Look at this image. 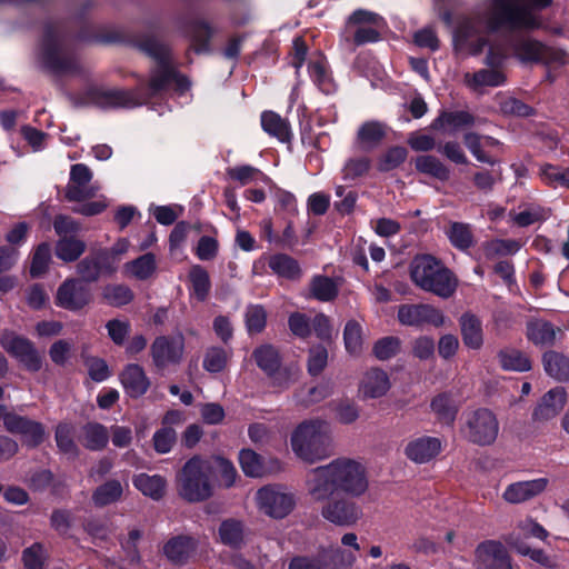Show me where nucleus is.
Returning a JSON list of instances; mask_svg holds the SVG:
<instances>
[{"instance_id":"1","label":"nucleus","mask_w":569,"mask_h":569,"mask_svg":"<svg viewBox=\"0 0 569 569\" xmlns=\"http://www.w3.org/2000/svg\"><path fill=\"white\" fill-rule=\"evenodd\" d=\"M369 489L366 467L358 460L341 457L311 469L306 477V490L311 500H326L335 495L359 498Z\"/></svg>"},{"instance_id":"2","label":"nucleus","mask_w":569,"mask_h":569,"mask_svg":"<svg viewBox=\"0 0 569 569\" xmlns=\"http://www.w3.org/2000/svg\"><path fill=\"white\" fill-rule=\"evenodd\" d=\"M552 0H493L487 18V28L496 31L535 30L541 27L539 18L532 13L533 8H546Z\"/></svg>"},{"instance_id":"3","label":"nucleus","mask_w":569,"mask_h":569,"mask_svg":"<svg viewBox=\"0 0 569 569\" xmlns=\"http://www.w3.org/2000/svg\"><path fill=\"white\" fill-rule=\"evenodd\" d=\"M410 278L423 291L448 299L458 288V279L445 263L431 254H418L410 263Z\"/></svg>"},{"instance_id":"4","label":"nucleus","mask_w":569,"mask_h":569,"mask_svg":"<svg viewBox=\"0 0 569 569\" xmlns=\"http://www.w3.org/2000/svg\"><path fill=\"white\" fill-rule=\"evenodd\" d=\"M291 448L301 460L315 463L331 453L330 425L321 419H310L297 426L291 435Z\"/></svg>"},{"instance_id":"5","label":"nucleus","mask_w":569,"mask_h":569,"mask_svg":"<svg viewBox=\"0 0 569 569\" xmlns=\"http://www.w3.org/2000/svg\"><path fill=\"white\" fill-rule=\"evenodd\" d=\"M211 469L210 462L199 457L188 460L178 476L179 495L190 502L208 499L211 496L208 480Z\"/></svg>"},{"instance_id":"6","label":"nucleus","mask_w":569,"mask_h":569,"mask_svg":"<svg viewBox=\"0 0 569 569\" xmlns=\"http://www.w3.org/2000/svg\"><path fill=\"white\" fill-rule=\"evenodd\" d=\"M499 430V420L496 413L488 408H478L466 412L460 427L463 439L479 447L493 445Z\"/></svg>"},{"instance_id":"7","label":"nucleus","mask_w":569,"mask_h":569,"mask_svg":"<svg viewBox=\"0 0 569 569\" xmlns=\"http://www.w3.org/2000/svg\"><path fill=\"white\" fill-rule=\"evenodd\" d=\"M42 60L44 64L59 76H83L88 70L67 48L64 41L48 33L42 42Z\"/></svg>"},{"instance_id":"8","label":"nucleus","mask_w":569,"mask_h":569,"mask_svg":"<svg viewBox=\"0 0 569 569\" xmlns=\"http://www.w3.org/2000/svg\"><path fill=\"white\" fill-rule=\"evenodd\" d=\"M139 48L159 62V66L150 73L146 93L142 97L146 102L149 98L158 96L167 88L171 82L173 69L168 64L170 57L169 48L157 39L147 38L139 43Z\"/></svg>"},{"instance_id":"9","label":"nucleus","mask_w":569,"mask_h":569,"mask_svg":"<svg viewBox=\"0 0 569 569\" xmlns=\"http://www.w3.org/2000/svg\"><path fill=\"white\" fill-rule=\"evenodd\" d=\"M513 56L522 63H565V52L525 34L510 40Z\"/></svg>"},{"instance_id":"10","label":"nucleus","mask_w":569,"mask_h":569,"mask_svg":"<svg viewBox=\"0 0 569 569\" xmlns=\"http://www.w3.org/2000/svg\"><path fill=\"white\" fill-rule=\"evenodd\" d=\"M353 498L335 495L326 500H312L315 503H322L320 513L327 521L339 527H352L362 518L361 507L352 500Z\"/></svg>"},{"instance_id":"11","label":"nucleus","mask_w":569,"mask_h":569,"mask_svg":"<svg viewBox=\"0 0 569 569\" xmlns=\"http://www.w3.org/2000/svg\"><path fill=\"white\" fill-rule=\"evenodd\" d=\"M0 346L27 370L37 372L41 369L42 359L29 339L6 330L0 336Z\"/></svg>"},{"instance_id":"12","label":"nucleus","mask_w":569,"mask_h":569,"mask_svg":"<svg viewBox=\"0 0 569 569\" xmlns=\"http://www.w3.org/2000/svg\"><path fill=\"white\" fill-rule=\"evenodd\" d=\"M256 500L259 510L276 519L287 517L296 505L293 495L279 486H266L259 489Z\"/></svg>"},{"instance_id":"13","label":"nucleus","mask_w":569,"mask_h":569,"mask_svg":"<svg viewBox=\"0 0 569 569\" xmlns=\"http://www.w3.org/2000/svg\"><path fill=\"white\" fill-rule=\"evenodd\" d=\"M183 353L184 337L181 332L173 336H159L150 346L152 363L158 370L179 365Z\"/></svg>"},{"instance_id":"14","label":"nucleus","mask_w":569,"mask_h":569,"mask_svg":"<svg viewBox=\"0 0 569 569\" xmlns=\"http://www.w3.org/2000/svg\"><path fill=\"white\" fill-rule=\"evenodd\" d=\"M93 173L83 163L73 164L70 169V180L66 187L64 196L69 201H83L97 196L99 184H91Z\"/></svg>"},{"instance_id":"15","label":"nucleus","mask_w":569,"mask_h":569,"mask_svg":"<svg viewBox=\"0 0 569 569\" xmlns=\"http://www.w3.org/2000/svg\"><path fill=\"white\" fill-rule=\"evenodd\" d=\"M3 428L12 435L20 436L29 447H37L44 438V428L40 422L13 411L4 417Z\"/></svg>"},{"instance_id":"16","label":"nucleus","mask_w":569,"mask_h":569,"mask_svg":"<svg viewBox=\"0 0 569 569\" xmlns=\"http://www.w3.org/2000/svg\"><path fill=\"white\" fill-rule=\"evenodd\" d=\"M398 320L405 326L420 327L426 323L441 327L445 323L442 312L430 305H401L398 309Z\"/></svg>"},{"instance_id":"17","label":"nucleus","mask_w":569,"mask_h":569,"mask_svg":"<svg viewBox=\"0 0 569 569\" xmlns=\"http://www.w3.org/2000/svg\"><path fill=\"white\" fill-rule=\"evenodd\" d=\"M90 301V290L78 279H67L59 286L56 293L57 306L70 311L81 310Z\"/></svg>"},{"instance_id":"18","label":"nucleus","mask_w":569,"mask_h":569,"mask_svg":"<svg viewBox=\"0 0 569 569\" xmlns=\"http://www.w3.org/2000/svg\"><path fill=\"white\" fill-rule=\"evenodd\" d=\"M475 561L486 569H512L506 548L495 540L483 541L476 548Z\"/></svg>"},{"instance_id":"19","label":"nucleus","mask_w":569,"mask_h":569,"mask_svg":"<svg viewBox=\"0 0 569 569\" xmlns=\"http://www.w3.org/2000/svg\"><path fill=\"white\" fill-rule=\"evenodd\" d=\"M548 485L547 478L512 482L506 487L502 499L510 505L525 503L543 493Z\"/></svg>"},{"instance_id":"20","label":"nucleus","mask_w":569,"mask_h":569,"mask_svg":"<svg viewBox=\"0 0 569 569\" xmlns=\"http://www.w3.org/2000/svg\"><path fill=\"white\" fill-rule=\"evenodd\" d=\"M390 388L388 373L380 368H370L360 381L359 393L363 399H377L386 396Z\"/></svg>"},{"instance_id":"21","label":"nucleus","mask_w":569,"mask_h":569,"mask_svg":"<svg viewBox=\"0 0 569 569\" xmlns=\"http://www.w3.org/2000/svg\"><path fill=\"white\" fill-rule=\"evenodd\" d=\"M142 87L137 90L109 89L102 90L97 96V103L103 108H132L144 102L139 93Z\"/></svg>"},{"instance_id":"22","label":"nucleus","mask_w":569,"mask_h":569,"mask_svg":"<svg viewBox=\"0 0 569 569\" xmlns=\"http://www.w3.org/2000/svg\"><path fill=\"white\" fill-rule=\"evenodd\" d=\"M567 402V392L563 387L549 390L533 410L532 418L536 421H548L563 409Z\"/></svg>"},{"instance_id":"23","label":"nucleus","mask_w":569,"mask_h":569,"mask_svg":"<svg viewBox=\"0 0 569 569\" xmlns=\"http://www.w3.org/2000/svg\"><path fill=\"white\" fill-rule=\"evenodd\" d=\"M561 333L559 327L543 319H531L527 322L526 336L528 340L540 348L555 346L558 336Z\"/></svg>"},{"instance_id":"24","label":"nucleus","mask_w":569,"mask_h":569,"mask_svg":"<svg viewBox=\"0 0 569 569\" xmlns=\"http://www.w3.org/2000/svg\"><path fill=\"white\" fill-rule=\"evenodd\" d=\"M120 381L124 391L131 398L143 396L150 387V380L143 368L137 363H129L123 368L120 373Z\"/></svg>"},{"instance_id":"25","label":"nucleus","mask_w":569,"mask_h":569,"mask_svg":"<svg viewBox=\"0 0 569 569\" xmlns=\"http://www.w3.org/2000/svg\"><path fill=\"white\" fill-rule=\"evenodd\" d=\"M442 448L441 440L436 437H420L410 441L405 453L416 463H426L433 459Z\"/></svg>"},{"instance_id":"26","label":"nucleus","mask_w":569,"mask_h":569,"mask_svg":"<svg viewBox=\"0 0 569 569\" xmlns=\"http://www.w3.org/2000/svg\"><path fill=\"white\" fill-rule=\"evenodd\" d=\"M475 118L466 111H442L431 123V129L455 134L458 130L470 127Z\"/></svg>"},{"instance_id":"27","label":"nucleus","mask_w":569,"mask_h":569,"mask_svg":"<svg viewBox=\"0 0 569 569\" xmlns=\"http://www.w3.org/2000/svg\"><path fill=\"white\" fill-rule=\"evenodd\" d=\"M387 126L380 121H367L360 126L356 143L360 150L369 151L378 147L385 139Z\"/></svg>"},{"instance_id":"28","label":"nucleus","mask_w":569,"mask_h":569,"mask_svg":"<svg viewBox=\"0 0 569 569\" xmlns=\"http://www.w3.org/2000/svg\"><path fill=\"white\" fill-rule=\"evenodd\" d=\"M462 341L466 347L478 350L483 345V329L480 319L471 313L466 312L459 319Z\"/></svg>"},{"instance_id":"29","label":"nucleus","mask_w":569,"mask_h":569,"mask_svg":"<svg viewBox=\"0 0 569 569\" xmlns=\"http://www.w3.org/2000/svg\"><path fill=\"white\" fill-rule=\"evenodd\" d=\"M430 408L439 422L452 426L459 411V402L451 393L442 392L432 398Z\"/></svg>"},{"instance_id":"30","label":"nucleus","mask_w":569,"mask_h":569,"mask_svg":"<svg viewBox=\"0 0 569 569\" xmlns=\"http://www.w3.org/2000/svg\"><path fill=\"white\" fill-rule=\"evenodd\" d=\"M196 550V541L187 536L170 539L163 546V553L174 565L184 563Z\"/></svg>"},{"instance_id":"31","label":"nucleus","mask_w":569,"mask_h":569,"mask_svg":"<svg viewBox=\"0 0 569 569\" xmlns=\"http://www.w3.org/2000/svg\"><path fill=\"white\" fill-rule=\"evenodd\" d=\"M542 365L546 373L551 378L561 382L569 381V357L549 350L542 356Z\"/></svg>"},{"instance_id":"32","label":"nucleus","mask_w":569,"mask_h":569,"mask_svg":"<svg viewBox=\"0 0 569 569\" xmlns=\"http://www.w3.org/2000/svg\"><path fill=\"white\" fill-rule=\"evenodd\" d=\"M157 270L156 256L151 252L144 253L134 260L123 264V273L137 280L151 278Z\"/></svg>"},{"instance_id":"33","label":"nucleus","mask_w":569,"mask_h":569,"mask_svg":"<svg viewBox=\"0 0 569 569\" xmlns=\"http://www.w3.org/2000/svg\"><path fill=\"white\" fill-rule=\"evenodd\" d=\"M506 80L505 74L498 68L481 69L475 73L467 72L463 76V82L470 89L477 91L481 87H498Z\"/></svg>"},{"instance_id":"34","label":"nucleus","mask_w":569,"mask_h":569,"mask_svg":"<svg viewBox=\"0 0 569 569\" xmlns=\"http://www.w3.org/2000/svg\"><path fill=\"white\" fill-rule=\"evenodd\" d=\"M133 485L142 495L159 500L164 496L167 481L159 475L140 473L133 478Z\"/></svg>"},{"instance_id":"35","label":"nucleus","mask_w":569,"mask_h":569,"mask_svg":"<svg viewBox=\"0 0 569 569\" xmlns=\"http://www.w3.org/2000/svg\"><path fill=\"white\" fill-rule=\"evenodd\" d=\"M477 33L478 29L476 22L468 20L459 26L456 31L455 39L459 47H467L470 53L479 54L482 51L486 41L482 38H477L476 41H473V37Z\"/></svg>"},{"instance_id":"36","label":"nucleus","mask_w":569,"mask_h":569,"mask_svg":"<svg viewBox=\"0 0 569 569\" xmlns=\"http://www.w3.org/2000/svg\"><path fill=\"white\" fill-rule=\"evenodd\" d=\"M81 441L89 450H102L109 441V432L104 426L89 422L82 427Z\"/></svg>"},{"instance_id":"37","label":"nucleus","mask_w":569,"mask_h":569,"mask_svg":"<svg viewBox=\"0 0 569 569\" xmlns=\"http://www.w3.org/2000/svg\"><path fill=\"white\" fill-rule=\"evenodd\" d=\"M261 126L266 132L276 137L281 142H288L291 138L289 123L273 111L262 113Z\"/></svg>"},{"instance_id":"38","label":"nucleus","mask_w":569,"mask_h":569,"mask_svg":"<svg viewBox=\"0 0 569 569\" xmlns=\"http://www.w3.org/2000/svg\"><path fill=\"white\" fill-rule=\"evenodd\" d=\"M499 363L502 369L511 371H529L530 359L520 350L505 348L498 352Z\"/></svg>"},{"instance_id":"39","label":"nucleus","mask_w":569,"mask_h":569,"mask_svg":"<svg viewBox=\"0 0 569 569\" xmlns=\"http://www.w3.org/2000/svg\"><path fill=\"white\" fill-rule=\"evenodd\" d=\"M219 538L223 545L239 548L244 540L243 523L236 519L223 520L219 527Z\"/></svg>"},{"instance_id":"40","label":"nucleus","mask_w":569,"mask_h":569,"mask_svg":"<svg viewBox=\"0 0 569 569\" xmlns=\"http://www.w3.org/2000/svg\"><path fill=\"white\" fill-rule=\"evenodd\" d=\"M54 251L62 261L72 262L86 251V243L76 237H62L57 241Z\"/></svg>"},{"instance_id":"41","label":"nucleus","mask_w":569,"mask_h":569,"mask_svg":"<svg viewBox=\"0 0 569 569\" xmlns=\"http://www.w3.org/2000/svg\"><path fill=\"white\" fill-rule=\"evenodd\" d=\"M416 169L425 174H429L441 181H447L450 177L449 168L435 156H419L415 159Z\"/></svg>"},{"instance_id":"42","label":"nucleus","mask_w":569,"mask_h":569,"mask_svg":"<svg viewBox=\"0 0 569 569\" xmlns=\"http://www.w3.org/2000/svg\"><path fill=\"white\" fill-rule=\"evenodd\" d=\"M123 493L120 481L109 480L99 486L92 493V501L98 507H104L118 501Z\"/></svg>"},{"instance_id":"43","label":"nucleus","mask_w":569,"mask_h":569,"mask_svg":"<svg viewBox=\"0 0 569 569\" xmlns=\"http://www.w3.org/2000/svg\"><path fill=\"white\" fill-rule=\"evenodd\" d=\"M269 267L280 277L297 280L301 276L299 263L287 254H276L270 258Z\"/></svg>"},{"instance_id":"44","label":"nucleus","mask_w":569,"mask_h":569,"mask_svg":"<svg viewBox=\"0 0 569 569\" xmlns=\"http://www.w3.org/2000/svg\"><path fill=\"white\" fill-rule=\"evenodd\" d=\"M130 242L126 238H120L110 249L99 250V257L103 262L104 271L113 273L117 269V263L128 252Z\"/></svg>"},{"instance_id":"45","label":"nucleus","mask_w":569,"mask_h":569,"mask_svg":"<svg viewBox=\"0 0 569 569\" xmlns=\"http://www.w3.org/2000/svg\"><path fill=\"white\" fill-rule=\"evenodd\" d=\"M447 236L451 244L459 250H467L475 243L470 224L463 222H450Z\"/></svg>"},{"instance_id":"46","label":"nucleus","mask_w":569,"mask_h":569,"mask_svg":"<svg viewBox=\"0 0 569 569\" xmlns=\"http://www.w3.org/2000/svg\"><path fill=\"white\" fill-rule=\"evenodd\" d=\"M520 248L521 242L515 239H493L483 243V252L488 259L515 254Z\"/></svg>"},{"instance_id":"47","label":"nucleus","mask_w":569,"mask_h":569,"mask_svg":"<svg viewBox=\"0 0 569 569\" xmlns=\"http://www.w3.org/2000/svg\"><path fill=\"white\" fill-rule=\"evenodd\" d=\"M77 273L86 282H94L102 273H107L103 262L99 257V251L96 256H88L78 262Z\"/></svg>"},{"instance_id":"48","label":"nucleus","mask_w":569,"mask_h":569,"mask_svg":"<svg viewBox=\"0 0 569 569\" xmlns=\"http://www.w3.org/2000/svg\"><path fill=\"white\" fill-rule=\"evenodd\" d=\"M338 295V287L332 279L316 276L310 282V296L319 301H331Z\"/></svg>"},{"instance_id":"49","label":"nucleus","mask_w":569,"mask_h":569,"mask_svg":"<svg viewBox=\"0 0 569 569\" xmlns=\"http://www.w3.org/2000/svg\"><path fill=\"white\" fill-rule=\"evenodd\" d=\"M253 358L258 367L263 370L268 376L274 373L279 369L280 357L272 346L264 345L253 351Z\"/></svg>"},{"instance_id":"50","label":"nucleus","mask_w":569,"mask_h":569,"mask_svg":"<svg viewBox=\"0 0 569 569\" xmlns=\"http://www.w3.org/2000/svg\"><path fill=\"white\" fill-rule=\"evenodd\" d=\"M56 442L59 450L70 458H76L79 449L73 440V427L69 423H59L56 428Z\"/></svg>"},{"instance_id":"51","label":"nucleus","mask_w":569,"mask_h":569,"mask_svg":"<svg viewBox=\"0 0 569 569\" xmlns=\"http://www.w3.org/2000/svg\"><path fill=\"white\" fill-rule=\"evenodd\" d=\"M231 355V349L211 347L204 355L203 368L209 372H220L226 368Z\"/></svg>"},{"instance_id":"52","label":"nucleus","mask_w":569,"mask_h":569,"mask_svg":"<svg viewBox=\"0 0 569 569\" xmlns=\"http://www.w3.org/2000/svg\"><path fill=\"white\" fill-rule=\"evenodd\" d=\"M346 349L351 355H359L363 347L362 327L356 320H349L343 330Z\"/></svg>"},{"instance_id":"53","label":"nucleus","mask_w":569,"mask_h":569,"mask_svg":"<svg viewBox=\"0 0 569 569\" xmlns=\"http://www.w3.org/2000/svg\"><path fill=\"white\" fill-rule=\"evenodd\" d=\"M212 36V30L208 23L203 21H197L191 24L190 38L192 42V49L197 53H203L208 51V42Z\"/></svg>"},{"instance_id":"54","label":"nucleus","mask_w":569,"mask_h":569,"mask_svg":"<svg viewBox=\"0 0 569 569\" xmlns=\"http://www.w3.org/2000/svg\"><path fill=\"white\" fill-rule=\"evenodd\" d=\"M103 298L109 305L121 307L132 301L133 292L124 284H109L103 289Z\"/></svg>"},{"instance_id":"55","label":"nucleus","mask_w":569,"mask_h":569,"mask_svg":"<svg viewBox=\"0 0 569 569\" xmlns=\"http://www.w3.org/2000/svg\"><path fill=\"white\" fill-rule=\"evenodd\" d=\"M189 278L197 298L199 300H204L211 287L207 270L203 267L196 264L191 267Z\"/></svg>"},{"instance_id":"56","label":"nucleus","mask_w":569,"mask_h":569,"mask_svg":"<svg viewBox=\"0 0 569 569\" xmlns=\"http://www.w3.org/2000/svg\"><path fill=\"white\" fill-rule=\"evenodd\" d=\"M541 179L551 187L569 188V169L552 164H543L540 168Z\"/></svg>"},{"instance_id":"57","label":"nucleus","mask_w":569,"mask_h":569,"mask_svg":"<svg viewBox=\"0 0 569 569\" xmlns=\"http://www.w3.org/2000/svg\"><path fill=\"white\" fill-rule=\"evenodd\" d=\"M408 156V151L403 147H391L389 148L378 161V169L382 172L391 171L398 168Z\"/></svg>"},{"instance_id":"58","label":"nucleus","mask_w":569,"mask_h":569,"mask_svg":"<svg viewBox=\"0 0 569 569\" xmlns=\"http://www.w3.org/2000/svg\"><path fill=\"white\" fill-rule=\"evenodd\" d=\"M51 260V248L49 243L43 242L40 243L32 257V262L30 267V274L32 278H38L46 273L49 267V262Z\"/></svg>"},{"instance_id":"59","label":"nucleus","mask_w":569,"mask_h":569,"mask_svg":"<svg viewBox=\"0 0 569 569\" xmlns=\"http://www.w3.org/2000/svg\"><path fill=\"white\" fill-rule=\"evenodd\" d=\"M239 462L242 471L249 477H260L263 473L261 458L253 450H241L239 453Z\"/></svg>"},{"instance_id":"60","label":"nucleus","mask_w":569,"mask_h":569,"mask_svg":"<svg viewBox=\"0 0 569 569\" xmlns=\"http://www.w3.org/2000/svg\"><path fill=\"white\" fill-rule=\"evenodd\" d=\"M510 217L517 226L528 227L537 221L546 219L547 211L539 206L529 204L525 210L518 213L510 212Z\"/></svg>"},{"instance_id":"61","label":"nucleus","mask_w":569,"mask_h":569,"mask_svg":"<svg viewBox=\"0 0 569 569\" xmlns=\"http://www.w3.org/2000/svg\"><path fill=\"white\" fill-rule=\"evenodd\" d=\"M401 341L397 337H385L379 339L372 348L375 357L379 360H388L395 357L400 350Z\"/></svg>"},{"instance_id":"62","label":"nucleus","mask_w":569,"mask_h":569,"mask_svg":"<svg viewBox=\"0 0 569 569\" xmlns=\"http://www.w3.org/2000/svg\"><path fill=\"white\" fill-rule=\"evenodd\" d=\"M379 26H355L350 31H346V41H349V34L352 36V42L356 46H362L369 42H376L380 36L377 30Z\"/></svg>"},{"instance_id":"63","label":"nucleus","mask_w":569,"mask_h":569,"mask_svg":"<svg viewBox=\"0 0 569 569\" xmlns=\"http://www.w3.org/2000/svg\"><path fill=\"white\" fill-rule=\"evenodd\" d=\"M46 560V550L42 543L36 542L22 551V561L27 569H42Z\"/></svg>"},{"instance_id":"64","label":"nucleus","mask_w":569,"mask_h":569,"mask_svg":"<svg viewBox=\"0 0 569 569\" xmlns=\"http://www.w3.org/2000/svg\"><path fill=\"white\" fill-rule=\"evenodd\" d=\"M267 313L261 306H251L246 311V325L250 333L261 332L266 327Z\"/></svg>"}]
</instances>
